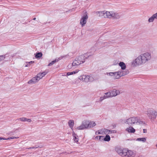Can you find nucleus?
<instances>
[{
    "label": "nucleus",
    "instance_id": "f257e3e1",
    "mask_svg": "<svg viewBox=\"0 0 157 157\" xmlns=\"http://www.w3.org/2000/svg\"><path fill=\"white\" fill-rule=\"evenodd\" d=\"M151 59V53L146 52L139 55L132 61V64L134 67L139 66L146 63L150 61Z\"/></svg>",
    "mask_w": 157,
    "mask_h": 157
},
{
    "label": "nucleus",
    "instance_id": "f03ea898",
    "mask_svg": "<svg viewBox=\"0 0 157 157\" xmlns=\"http://www.w3.org/2000/svg\"><path fill=\"white\" fill-rule=\"evenodd\" d=\"M124 123L129 126L134 125H142L144 124V122L142 121L139 117H132L127 119L124 121Z\"/></svg>",
    "mask_w": 157,
    "mask_h": 157
},
{
    "label": "nucleus",
    "instance_id": "7ed1b4c3",
    "mask_svg": "<svg viewBox=\"0 0 157 157\" xmlns=\"http://www.w3.org/2000/svg\"><path fill=\"white\" fill-rule=\"evenodd\" d=\"M47 73V72L44 71L38 74L35 77H33L28 82L29 84H35L37 82L39 81L42 79Z\"/></svg>",
    "mask_w": 157,
    "mask_h": 157
},
{
    "label": "nucleus",
    "instance_id": "20e7f679",
    "mask_svg": "<svg viewBox=\"0 0 157 157\" xmlns=\"http://www.w3.org/2000/svg\"><path fill=\"white\" fill-rule=\"evenodd\" d=\"M78 79L81 81L86 83L92 82L94 80V78L92 76L84 75H82L79 76Z\"/></svg>",
    "mask_w": 157,
    "mask_h": 157
},
{
    "label": "nucleus",
    "instance_id": "39448f33",
    "mask_svg": "<svg viewBox=\"0 0 157 157\" xmlns=\"http://www.w3.org/2000/svg\"><path fill=\"white\" fill-rule=\"evenodd\" d=\"M147 114L150 119L151 120H153L156 117L157 112L153 109H148L147 111Z\"/></svg>",
    "mask_w": 157,
    "mask_h": 157
},
{
    "label": "nucleus",
    "instance_id": "423d86ee",
    "mask_svg": "<svg viewBox=\"0 0 157 157\" xmlns=\"http://www.w3.org/2000/svg\"><path fill=\"white\" fill-rule=\"evenodd\" d=\"M88 120H85L82 121L81 124L77 127L76 129L78 130H82L88 128Z\"/></svg>",
    "mask_w": 157,
    "mask_h": 157
},
{
    "label": "nucleus",
    "instance_id": "0eeeda50",
    "mask_svg": "<svg viewBox=\"0 0 157 157\" xmlns=\"http://www.w3.org/2000/svg\"><path fill=\"white\" fill-rule=\"evenodd\" d=\"M88 18V14L86 12H85L82 15L80 20V23L82 27L84 26L86 24Z\"/></svg>",
    "mask_w": 157,
    "mask_h": 157
},
{
    "label": "nucleus",
    "instance_id": "6e6552de",
    "mask_svg": "<svg viewBox=\"0 0 157 157\" xmlns=\"http://www.w3.org/2000/svg\"><path fill=\"white\" fill-rule=\"evenodd\" d=\"M129 73V71L128 70L125 71H118L114 72V75L113 78L115 79L119 78L121 76H124Z\"/></svg>",
    "mask_w": 157,
    "mask_h": 157
},
{
    "label": "nucleus",
    "instance_id": "1a4fd4ad",
    "mask_svg": "<svg viewBox=\"0 0 157 157\" xmlns=\"http://www.w3.org/2000/svg\"><path fill=\"white\" fill-rule=\"evenodd\" d=\"M127 148L121 149L120 148H117L116 151L118 154L121 156L125 157L126 154Z\"/></svg>",
    "mask_w": 157,
    "mask_h": 157
},
{
    "label": "nucleus",
    "instance_id": "9d476101",
    "mask_svg": "<svg viewBox=\"0 0 157 157\" xmlns=\"http://www.w3.org/2000/svg\"><path fill=\"white\" fill-rule=\"evenodd\" d=\"M89 53H85L83 55H82L76 58H80V60H79L78 61V62H80V64H82L83 63L85 62V59L87 58L88 57L87 56H89L90 55H88ZM89 56H88V57Z\"/></svg>",
    "mask_w": 157,
    "mask_h": 157
},
{
    "label": "nucleus",
    "instance_id": "9b49d317",
    "mask_svg": "<svg viewBox=\"0 0 157 157\" xmlns=\"http://www.w3.org/2000/svg\"><path fill=\"white\" fill-rule=\"evenodd\" d=\"M112 97H113L119 95L120 94V91L118 89H113L110 91Z\"/></svg>",
    "mask_w": 157,
    "mask_h": 157
},
{
    "label": "nucleus",
    "instance_id": "f8f14e48",
    "mask_svg": "<svg viewBox=\"0 0 157 157\" xmlns=\"http://www.w3.org/2000/svg\"><path fill=\"white\" fill-rule=\"evenodd\" d=\"M126 154L125 157H135L136 155L135 153L133 151L128 149L127 150Z\"/></svg>",
    "mask_w": 157,
    "mask_h": 157
},
{
    "label": "nucleus",
    "instance_id": "ddd939ff",
    "mask_svg": "<svg viewBox=\"0 0 157 157\" xmlns=\"http://www.w3.org/2000/svg\"><path fill=\"white\" fill-rule=\"evenodd\" d=\"M113 13V11H109L105 10V18H108L109 19L112 18Z\"/></svg>",
    "mask_w": 157,
    "mask_h": 157
},
{
    "label": "nucleus",
    "instance_id": "4468645a",
    "mask_svg": "<svg viewBox=\"0 0 157 157\" xmlns=\"http://www.w3.org/2000/svg\"><path fill=\"white\" fill-rule=\"evenodd\" d=\"M95 13L97 16L102 18H105V10L97 11Z\"/></svg>",
    "mask_w": 157,
    "mask_h": 157
},
{
    "label": "nucleus",
    "instance_id": "2eb2a0df",
    "mask_svg": "<svg viewBox=\"0 0 157 157\" xmlns=\"http://www.w3.org/2000/svg\"><path fill=\"white\" fill-rule=\"evenodd\" d=\"M155 19H157V13L153 14L148 19V22L149 23L152 22Z\"/></svg>",
    "mask_w": 157,
    "mask_h": 157
},
{
    "label": "nucleus",
    "instance_id": "dca6fc26",
    "mask_svg": "<svg viewBox=\"0 0 157 157\" xmlns=\"http://www.w3.org/2000/svg\"><path fill=\"white\" fill-rule=\"evenodd\" d=\"M125 131L129 133H134L135 131V129L131 126H129L128 128H126Z\"/></svg>",
    "mask_w": 157,
    "mask_h": 157
},
{
    "label": "nucleus",
    "instance_id": "f3484780",
    "mask_svg": "<svg viewBox=\"0 0 157 157\" xmlns=\"http://www.w3.org/2000/svg\"><path fill=\"white\" fill-rule=\"evenodd\" d=\"M121 17V15L119 13L113 11L112 18L114 19H119Z\"/></svg>",
    "mask_w": 157,
    "mask_h": 157
},
{
    "label": "nucleus",
    "instance_id": "a211bd4d",
    "mask_svg": "<svg viewBox=\"0 0 157 157\" xmlns=\"http://www.w3.org/2000/svg\"><path fill=\"white\" fill-rule=\"evenodd\" d=\"M17 120L23 122L27 121L28 122H30L32 121V120L30 119H28L25 117H22L18 118Z\"/></svg>",
    "mask_w": 157,
    "mask_h": 157
},
{
    "label": "nucleus",
    "instance_id": "6ab92c4d",
    "mask_svg": "<svg viewBox=\"0 0 157 157\" xmlns=\"http://www.w3.org/2000/svg\"><path fill=\"white\" fill-rule=\"evenodd\" d=\"M80 60V58H76L75 59V60L73 62L72 64V65L73 67H76L77 66H78L80 64V62H78V60Z\"/></svg>",
    "mask_w": 157,
    "mask_h": 157
},
{
    "label": "nucleus",
    "instance_id": "aec40b11",
    "mask_svg": "<svg viewBox=\"0 0 157 157\" xmlns=\"http://www.w3.org/2000/svg\"><path fill=\"white\" fill-rule=\"evenodd\" d=\"M100 130L101 131V135H106L108 134V133H109L108 129L105 128H103L100 129Z\"/></svg>",
    "mask_w": 157,
    "mask_h": 157
},
{
    "label": "nucleus",
    "instance_id": "412c9836",
    "mask_svg": "<svg viewBox=\"0 0 157 157\" xmlns=\"http://www.w3.org/2000/svg\"><path fill=\"white\" fill-rule=\"evenodd\" d=\"M88 128H92L95 126L96 124L95 122L94 121H90L88 120Z\"/></svg>",
    "mask_w": 157,
    "mask_h": 157
},
{
    "label": "nucleus",
    "instance_id": "4be33fe9",
    "mask_svg": "<svg viewBox=\"0 0 157 157\" xmlns=\"http://www.w3.org/2000/svg\"><path fill=\"white\" fill-rule=\"evenodd\" d=\"M72 136L75 142L77 143L78 140V136H77V134L74 132L73 131L72 132Z\"/></svg>",
    "mask_w": 157,
    "mask_h": 157
},
{
    "label": "nucleus",
    "instance_id": "5701e85b",
    "mask_svg": "<svg viewBox=\"0 0 157 157\" xmlns=\"http://www.w3.org/2000/svg\"><path fill=\"white\" fill-rule=\"evenodd\" d=\"M68 124L69 127L72 129V131H73V127L74 124V121L72 120H69L68 122Z\"/></svg>",
    "mask_w": 157,
    "mask_h": 157
},
{
    "label": "nucleus",
    "instance_id": "b1692460",
    "mask_svg": "<svg viewBox=\"0 0 157 157\" xmlns=\"http://www.w3.org/2000/svg\"><path fill=\"white\" fill-rule=\"evenodd\" d=\"M119 65L122 70H125L126 68V66L125 63L123 62H120Z\"/></svg>",
    "mask_w": 157,
    "mask_h": 157
},
{
    "label": "nucleus",
    "instance_id": "393cba45",
    "mask_svg": "<svg viewBox=\"0 0 157 157\" xmlns=\"http://www.w3.org/2000/svg\"><path fill=\"white\" fill-rule=\"evenodd\" d=\"M78 71V70H76L75 71H74L71 72H68L67 73V75L66 76H67V75L69 76L71 75H72L73 74H75L76 73H77Z\"/></svg>",
    "mask_w": 157,
    "mask_h": 157
},
{
    "label": "nucleus",
    "instance_id": "a878e982",
    "mask_svg": "<svg viewBox=\"0 0 157 157\" xmlns=\"http://www.w3.org/2000/svg\"><path fill=\"white\" fill-rule=\"evenodd\" d=\"M147 140V138L145 137L144 138H138L136 140V141H141L143 143L145 142Z\"/></svg>",
    "mask_w": 157,
    "mask_h": 157
},
{
    "label": "nucleus",
    "instance_id": "bb28decb",
    "mask_svg": "<svg viewBox=\"0 0 157 157\" xmlns=\"http://www.w3.org/2000/svg\"><path fill=\"white\" fill-rule=\"evenodd\" d=\"M110 94V91L106 92L105 93V95L104 96L105 97H106V98H112L111 95Z\"/></svg>",
    "mask_w": 157,
    "mask_h": 157
},
{
    "label": "nucleus",
    "instance_id": "cd10ccee",
    "mask_svg": "<svg viewBox=\"0 0 157 157\" xmlns=\"http://www.w3.org/2000/svg\"><path fill=\"white\" fill-rule=\"evenodd\" d=\"M110 140V136L106 134V136L104 139V141H109Z\"/></svg>",
    "mask_w": 157,
    "mask_h": 157
},
{
    "label": "nucleus",
    "instance_id": "c85d7f7f",
    "mask_svg": "<svg viewBox=\"0 0 157 157\" xmlns=\"http://www.w3.org/2000/svg\"><path fill=\"white\" fill-rule=\"evenodd\" d=\"M34 62V61H31L29 62H27L26 63V64L25 66V67H29L30 65L32 64H33Z\"/></svg>",
    "mask_w": 157,
    "mask_h": 157
},
{
    "label": "nucleus",
    "instance_id": "c756f323",
    "mask_svg": "<svg viewBox=\"0 0 157 157\" xmlns=\"http://www.w3.org/2000/svg\"><path fill=\"white\" fill-rule=\"evenodd\" d=\"M42 54L41 52L37 53L35 55L36 58H39L42 56Z\"/></svg>",
    "mask_w": 157,
    "mask_h": 157
},
{
    "label": "nucleus",
    "instance_id": "7c9ffc66",
    "mask_svg": "<svg viewBox=\"0 0 157 157\" xmlns=\"http://www.w3.org/2000/svg\"><path fill=\"white\" fill-rule=\"evenodd\" d=\"M58 59H56L55 60H54L53 61H52V62H51V63H50L48 65V66H51L55 63H56L57 62H58Z\"/></svg>",
    "mask_w": 157,
    "mask_h": 157
},
{
    "label": "nucleus",
    "instance_id": "2f4dec72",
    "mask_svg": "<svg viewBox=\"0 0 157 157\" xmlns=\"http://www.w3.org/2000/svg\"><path fill=\"white\" fill-rule=\"evenodd\" d=\"M107 75L108 76H112L113 78L114 75V72L107 73Z\"/></svg>",
    "mask_w": 157,
    "mask_h": 157
},
{
    "label": "nucleus",
    "instance_id": "473e14b6",
    "mask_svg": "<svg viewBox=\"0 0 157 157\" xmlns=\"http://www.w3.org/2000/svg\"><path fill=\"white\" fill-rule=\"evenodd\" d=\"M5 58V55H2L0 56V61L4 60Z\"/></svg>",
    "mask_w": 157,
    "mask_h": 157
},
{
    "label": "nucleus",
    "instance_id": "72a5a7b5",
    "mask_svg": "<svg viewBox=\"0 0 157 157\" xmlns=\"http://www.w3.org/2000/svg\"><path fill=\"white\" fill-rule=\"evenodd\" d=\"M109 133L108 134H109L111 133H116V131L115 130H109Z\"/></svg>",
    "mask_w": 157,
    "mask_h": 157
},
{
    "label": "nucleus",
    "instance_id": "f704fd0d",
    "mask_svg": "<svg viewBox=\"0 0 157 157\" xmlns=\"http://www.w3.org/2000/svg\"><path fill=\"white\" fill-rule=\"evenodd\" d=\"M79 83V82L77 80L75 81H73L72 82L71 84L72 85H75V84H78Z\"/></svg>",
    "mask_w": 157,
    "mask_h": 157
},
{
    "label": "nucleus",
    "instance_id": "c9c22d12",
    "mask_svg": "<svg viewBox=\"0 0 157 157\" xmlns=\"http://www.w3.org/2000/svg\"><path fill=\"white\" fill-rule=\"evenodd\" d=\"M105 99H106V97H105L104 96L103 97H101L99 99V101H101Z\"/></svg>",
    "mask_w": 157,
    "mask_h": 157
},
{
    "label": "nucleus",
    "instance_id": "e433bc0d",
    "mask_svg": "<svg viewBox=\"0 0 157 157\" xmlns=\"http://www.w3.org/2000/svg\"><path fill=\"white\" fill-rule=\"evenodd\" d=\"M18 138V137H14V136H11V137L8 138L7 139H6V140H10V139H15V138L16 139V138Z\"/></svg>",
    "mask_w": 157,
    "mask_h": 157
},
{
    "label": "nucleus",
    "instance_id": "4c0bfd02",
    "mask_svg": "<svg viewBox=\"0 0 157 157\" xmlns=\"http://www.w3.org/2000/svg\"><path fill=\"white\" fill-rule=\"evenodd\" d=\"M100 139H99V140L101 141H103V140H104V136H100Z\"/></svg>",
    "mask_w": 157,
    "mask_h": 157
},
{
    "label": "nucleus",
    "instance_id": "58836bf2",
    "mask_svg": "<svg viewBox=\"0 0 157 157\" xmlns=\"http://www.w3.org/2000/svg\"><path fill=\"white\" fill-rule=\"evenodd\" d=\"M95 134L96 135L101 134V131H100V129H99L96 132Z\"/></svg>",
    "mask_w": 157,
    "mask_h": 157
},
{
    "label": "nucleus",
    "instance_id": "ea45409f",
    "mask_svg": "<svg viewBox=\"0 0 157 157\" xmlns=\"http://www.w3.org/2000/svg\"><path fill=\"white\" fill-rule=\"evenodd\" d=\"M100 137V136H97L95 137H94V139L95 140H99Z\"/></svg>",
    "mask_w": 157,
    "mask_h": 157
},
{
    "label": "nucleus",
    "instance_id": "a19ab883",
    "mask_svg": "<svg viewBox=\"0 0 157 157\" xmlns=\"http://www.w3.org/2000/svg\"><path fill=\"white\" fill-rule=\"evenodd\" d=\"M37 148V147H30L29 148V149H34V148Z\"/></svg>",
    "mask_w": 157,
    "mask_h": 157
},
{
    "label": "nucleus",
    "instance_id": "79ce46f5",
    "mask_svg": "<svg viewBox=\"0 0 157 157\" xmlns=\"http://www.w3.org/2000/svg\"><path fill=\"white\" fill-rule=\"evenodd\" d=\"M36 19V18H34L33 19V20H35Z\"/></svg>",
    "mask_w": 157,
    "mask_h": 157
},
{
    "label": "nucleus",
    "instance_id": "37998d69",
    "mask_svg": "<svg viewBox=\"0 0 157 157\" xmlns=\"http://www.w3.org/2000/svg\"><path fill=\"white\" fill-rule=\"evenodd\" d=\"M156 147H157V143L156 144Z\"/></svg>",
    "mask_w": 157,
    "mask_h": 157
}]
</instances>
